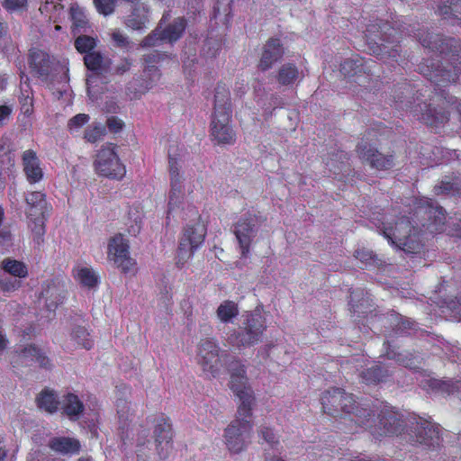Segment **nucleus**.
<instances>
[{
    "instance_id": "51",
    "label": "nucleus",
    "mask_w": 461,
    "mask_h": 461,
    "mask_svg": "<svg viewBox=\"0 0 461 461\" xmlns=\"http://www.w3.org/2000/svg\"><path fill=\"white\" fill-rule=\"evenodd\" d=\"M28 0H4L2 6L10 14L13 12H21L26 9Z\"/></svg>"
},
{
    "instance_id": "34",
    "label": "nucleus",
    "mask_w": 461,
    "mask_h": 461,
    "mask_svg": "<svg viewBox=\"0 0 461 461\" xmlns=\"http://www.w3.org/2000/svg\"><path fill=\"white\" fill-rule=\"evenodd\" d=\"M37 406L49 413H55L59 405L56 394L50 389H43L36 398Z\"/></svg>"
},
{
    "instance_id": "48",
    "label": "nucleus",
    "mask_w": 461,
    "mask_h": 461,
    "mask_svg": "<svg viewBox=\"0 0 461 461\" xmlns=\"http://www.w3.org/2000/svg\"><path fill=\"white\" fill-rule=\"evenodd\" d=\"M104 131L105 130L104 126L96 124L93 127L87 128L85 131L84 138L86 140V141L95 143L104 136Z\"/></svg>"
},
{
    "instance_id": "1",
    "label": "nucleus",
    "mask_w": 461,
    "mask_h": 461,
    "mask_svg": "<svg viewBox=\"0 0 461 461\" xmlns=\"http://www.w3.org/2000/svg\"><path fill=\"white\" fill-rule=\"evenodd\" d=\"M403 35L417 39L423 48L436 53L442 59H449L461 65V42L452 37L442 34H434L430 32H420L411 25L393 22L391 24L373 16L368 21L364 31V38L369 51L378 59L386 61L392 59L398 62L401 57V41Z\"/></svg>"
},
{
    "instance_id": "42",
    "label": "nucleus",
    "mask_w": 461,
    "mask_h": 461,
    "mask_svg": "<svg viewBox=\"0 0 461 461\" xmlns=\"http://www.w3.org/2000/svg\"><path fill=\"white\" fill-rule=\"evenodd\" d=\"M429 384L431 386L433 390L447 394H451L457 389L456 384L450 380L445 381L433 379L430 381V384Z\"/></svg>"
},
{
    "instance_id": "52",
    "label": "nucleus",
    "mask_w": 461,
    "mask_h": 461,
    "mask_svg": "<svg viewBox=\"0 0 461 461\" xmlns=\"http://www.w3.org/2000/svg\"><path fill=\"white\" fill-rule=\"evenodd\" d=\"M21 110L25 115H30L33 113V96L29 94L22 93L19 97Z\"/></svg>"
},
{
    "instance_id": "15",
    "label": "nucleus",
    "mask_w": 461,
    "mask_h": 461,
    "mask_svg": "<svg viewBox=\"0 0 461 461\" xmlns=\"http://www.w3.org/2000/svg\"><path fill=\"white\" fill-rule=\"evenodd\" d=\"M186 26V20L184 17H177L164 29L156 28L141 41L140 45L142 47H154L163 41L175 42L182 38Z\"/></svg>"
},
{
    "instance_id": "45",
    "label": "nucleus",
    "mask_w": 461,
    "mask_h": 461,
    "mask_svg": "<svg viewBox=\"0 0 461 461\" xmlns=\"http://www.w3.org/2000/svg\"><path fill=\"white\" fill-rule=\"evenodd\" d=\"M89 122V116L86 113H78L74 115L68 122V129L70 133L77 132Z\"/></svg>"
},
{
    "instance_id": "63",
    "label": "nucleus",
    "mask_w": 461,
    "mask_h": 461,
    "mask_svg": "<svg viewBox=\"0 0 461 461\" xmlns=\"http://www.w3.org/2000/svg\"><path fill=\"white\" fill-rule=\"evenodd\" d=\"M11 232H2L1 235H0V241H4V242H10L11 241Z\"/></svg>"
},
{
    "instance_id": "56",
    "label": "nucleus",
    "mask_w": 461,
    "mask_h": 461,
    "mask_svg": "<svg viewBox=\"0 0 461 461\" xmlns=\"http://www.w3.org/2000/svg\"><path fill=\"white\" fill-rule=\"evenodd\" d=\"M131 67V62L129 59H124L121 62V64H118L116 67L113 68V73L114 75L122 76L127 71H129L130 68Z\"/></svg>"
},
{
    "instance_id": "19",
    "label": "nucleus",
    "mask_w": 461,
    "mask_h": 461,
    "mask_svg": "<svg viewBox=\"0 0 461 461\" xmlns=\"http://www.w3.org/2000/svg\"><path fill=\"white\" fill-rule=\"evenodd\" d=\"M34 363H39L40 366L44 369H50L52 366L50 357L42 353L35 344H28L23 348L14 351L12 359L14 368L31 366Z\"/></svg>"
},
{
    "instance_id": "32",
    "label": "nucleus",
    "mask_w": 461,
    "mask_h": 461,
    "mask_svg": "<svg viewBox=\"0 0 461 461\" xmlns=\"http://www.w3.org/2000/svg\"><path fill=\"white\" fill-rule=\"evenodd\" d=\"M148 22L149 8L141 5L133 7L131 14L127 17L125 24L132 30H141L146 26Z\"/></svg>"
},
{
    "instance_id": "38",
    "label": "nucleus",
    "mask_w": 461,
    "mask_h": 461,
    "mask_svg": "<svg viewBox=\"0 0 461 461\" xmlns=\"http://www.w3.org/2000/svg\"><path fill=\"white\" fill-rule=\"evenodd\" d=\"M217 317L223 323H229L239 314L238 304L234 301H223L216 311Z\"/></svg>"
},
{
    "instance_id": "60",
    "label": "nucleus",
    "mask_w": 461,
    "mask_h": 461,
    "mask_svg": "<svg viewBox=\"0 0 461 461\" xmlns=\"http://www.w3.org/2000/svg\"><path fill=\"white\" fill-rule=\"evenodd\" d=\"M356 295V292L352 291L350 293V301L348 302V304H349V307H350V312H352L353 313L355 312H358V310L357 308L359 307V305L357 303H354V296Z\"/></svg>"
},
{
    "instance_id": "55",
    "label": "nucleus",
    "mask_w": 461,
    "mask_h": 461,
    "mask_svg": "<svg viewBox=\"0 0 461 461\" xmlns=\"http://www.w3.org/2000/svg\"><path fill=\"white\" fill-rule=\"evenodd\" d=\"M107 126L112 132L117 133L123 129L124 122L115 116H111L107 120Z\"/></svg>"
},
{
    "instance_id": "41",
    "label": "nucleus",
    "mask_w": 461,
    "mask_h": 461,
    "mask_svg": "<svg viewBox=\"0 0 461 461\" xmlns=\"http://www.w3.org/2000/svg\"><path fill=\"white\" fill-rule=\"evenodd\" d=\"M84 64L87 69L98 72L103 68L104 56L98 51L87 52L84 56Z\"/></svg>"
},
{
    "instance_id": "4",
    "label": "nucleus",
    "mask_w": 461,
    "mask_h": 461,
    "mask_svg": "<svg viewBox=\"0 0 461 461\" xmlns=\"http://www.w3.org/2000/svg\"><path fill=\"white\" fill-rule=\"evenodd\" d=\"M230 388L235 396L240 398V404L237 407L235 419L225 429V440L231 454H240L247 447V439L252 430V406L256 397L248 384L246 367L240 360L234 358L231 363Z\"/></svg>"
},
{
    "instance_id": "46",
    "label": "nucleus",
    "mask_w": 461,
    "mask_h": 461,
    "mask_svg": "<svg viewBox=\"0 0 461 461\" xmlns=\"http://www.w3.org/2000/svg\"><path fill=\"white\" fill-rule=\"evenodd\" d=\"M359 67L358 59H347L340 64L339 71L346 77H352L357 74Z\"/></svg>"
},
{
    "instance_id": "22",
    "label": "nucleus",
    "mask_w": 461,
    "mask_h": 461,
    "mask_svg": "<svg viewBox=\"0 0 461 461\" xmlns=\"http://www.w3.org/2000/svg\"><path fill=\"white\" fill-rule=\"evenodd\" d=\"M285 55V49L280 39L271 38L266 41L262 48L261 56L258 62V68L261 71H267L281 60Z\"/></svg>"
},
{
    "instance_id": "13",
    "label": "nucleus",
    "mask_w": 461,
    "mask_h": 461,
    "mask_svg": "<svg viewBox=\"0 0 461 461\" xmlns=\"http://www.w3.org/2000/svg\"><path fill=\"white\" fill-rule=\"evenodd\" d=\"M168 167L170 176V192L168 200V213H171L176 208L181 206L184 201L183 181L184 176L181 174V164H179V155L168 150Z\"/></svg>"
},
{
    "instance_id": "28",
    "label": "nucleus",
    "mask_w": 461,
    "mask_h": 461,
    "mask_svg": "<svg viewBox=\"0 0 461 461\" xmlns=\"http://www.w3.org/2000/svg\"><path fill=\"white\" fill-rule=\"evenodd\" d=\"M61 413L67 415L70 420H78L84 412L85 406L81 399L72 393H68L59 402Z\"/></svg>"
},
{
    "instance_id": "12",
    "label": "nucleus",
    "mask_w": 461,
    "mask_h": 461,
    "mask_svg": "<svg viewBox=\"0 0 461 461\" xmlns=\"http://www.w3.org/2000/svg\"><path fill=\"white\" fill-rule=\"evenodd\" d=\"M116 148V145L107 143L98 149L94 162L98 176L114 180L125 177L126 166L119 158Z\"/></svg>"
},
{
    "instance_id": "7",
    "label": "nucleus",
    "mask_w": 461,
    "mask_h": 461,
    "mask_svg": "<svg viewBox=\"0 0 461 461\" xmlns=\"http://www.w3.org/2000/svg\"><path fill=\"white\" fill-rule=\"evenodd\" d=\"M388 128L382 122H374L367 128L362 140L357 146V152L363 164L379 171L391 169L394 165L393 153L384 154L375 147L376 141Z\"/></svg>"
},
{
    "instance_id": "18",
    "label": "nucleus",
    "mask_w": 461,
    "mask_h": 461,
    "mask_svg": "<svg viewBox=\"0 0 461 461\" xmlns=\"http://www.w3.org/2000/svg\"><path fill=\"white\" fill-rule=\"evenodd\" d=\"M108 258L124 274L129 273L136 265V261L130 257L129 244L121 233L110 240Z\"/></svg>"
},
{
    "instance_id": "57",
    "label": "nucleus",
    "mask_w": 461,
    "mask_h": 461,
    "mask_svg": "<svg viewBox=\"0 0 461 461\" xmlns=\"http://www.w3.org/2000/svg\"><path fill=\"white\" fill-rule=\"evenodd\" d=\"M446 231H447L451 236L461 238V220L453 222L448 229L446 225Z\"/></svg>"
},
{
    "instance_id": "39",
    "label": "nucleus",
    "mask_w": 461,
    "mask_h": 461,
    "mask_svg": "<svg viewBox=\"0 0 461 461\" xmlns=\"http://www.w3.org/2000/svg\"><path fill=\"white\" fill-rule=\"evenodd\" d=\"M71 339L80 348L87 350L94 346V340L91 339L88 330L82 326H77L72 330Z\"/></svg>"
},
{
    "instance_id": "24",
    "label": "nucleus",
    "mask_w": 461,
    "mask_h": 461,
    "mask_svg": "<svg viewBox=\"0 0 461 461\" xmlns=\"http://www.w3.org/2000/svg\"><path fill=\"white\" fill-rule=\"evenodd\" d=\"M64 288L60 287L59 284L54 280H47L43 283L41 298L47 303L49 310H54L59 303H61L64 299Z\"/></svg>"
},
{
    "instance_id": "53",
    "label": "nucleus",
    "mask_w": 461,
    "mask_h": 461,
    "mask_svg": "<svg viewBox=\"0 0 461 461\" xmlns=\"http://www.w3.org/2000/svg\"><path fill=\"white\" fill-rule=\"evenodd\" d=\"M22 287V282L16 279L2 278L0 276V289L5 292L15 291Z\"/></svg>"
},
{
    "instance_id": "14",
    "label": "nucleus",
    "mask_w": 461,
    "mask_h": 461,
    "mask_svg": "<svg viewBox=\"0 0 461 461\" xmlns=\"http://www.w3.org/2000/svg\"><path fill=\"white\" fill-rule=\"evenodd\" d=\"M149 422L154 424V438L160 458H167L173 448V429L170 419L160 412Z\"/></svg>"
},
{
    "instance_id": "5",
    "label": "nucleus",
    "mask_w": 461,
    "mask_h": 461,
    "mask_svg": "<svg viewBox=\"0 0 461 461\" xmlns=\"http://www.w3.org/2000/svg\"><path fill=\"white\" fill-rule=\"evenodd\" d=\"M357 423L348 429L349 434L357 433L360 429L367 430L375 438L398 436L403 431L402 415L392 407L384 406L375 419V411L368 404L361 412L357 413Z\"/></svg>"
},
{
    "instance_id": "59",
    "label": "nucleus",
    "mask_w": 461,
    "mask_h": 461,
    "mask_svg": "<svg viewBox=\"0 0 461 461\" xmlns=\"http://www.w3.org/2000/svg\"><path fill=\"white\" fill-rule=\"evenodd\" d=\"M12 113V108L8 105H0V124L9 119Z\"/></svg>"
},
{
    "instance_id": "16",
    "label": "nucleus",
    "mask_w": 461,
    "mask_h": 461,
    "mask_svg": "<svg viewBox=\"0 0 461 461\" xmlns=\"http://www.w3.org/2000/svg\"><path fill=\"white\" fill-rule=\"evenodd\" d=\"M211 135L221 146H232L236 142V132L231 125V113H213L211 122Z\"/></svg>"
},
{
    "instance_id": "23",
    "label": "nucleus",
    "mask_w": 461,
    "mask_h": 461,
    "mask_svg": "<svg viewBox=\"0 0 461 461\" xmlns=\"http://www.w3.org/2000/svg\"><path fill=\"white\" fill-rule=\"evenodd\" d=\"M23 171L30 184H36L43 177L40 159L35 150L26 149L23 154Z\"/></svg>"
},
{
    "instance_id": "8",
    "label": "nucleus",
    "mask_w": 461,
    "mask_h": 461,
    "mask_svg": "<svg viewBox=\"0 0 461 461\" xmlns=\"http://www.w3.org/2000/svg\"><path fill=\"white\" fill-rule=\"evenodd\" d=\"M26 216L34 241L38 246L43 243L45 222L50 215L52 206L46 201V195L41 191H31L25 195Z\"/></svg>"
},
{
    "instance_id": "40",
    "label": "nucleus",
    "mask_w": 461,
    "mask_h": 461,
    "mask_svg": "<svg viewBox=\"0 0 461 461\" xmlns=\"http://www.w3.org/2000/svg\"><path fill=\"white\" fill-rule=\"evenodd\" d=\"M97 45V40L87 35H81L74 41V46L79 53H92Z\"/></svg>"
},
{
    "instance_id": "30",
    "label": "nucleus",
    "mask_w": 461,
    "mask_h": 461,
    "mask_svg": "<svg viewBox=\"0 0 461 461\" xmlns=\"http://www.w3.org/2000/svg\"><path fill=\"white\" fill-rule=\"evenodd\" d=\"M385 357L394 360L400 366H402L410 370H416L419 368L418 357L411 353L398 352L393 348L390 342H385Z\"/></svg>"
},
{
    "instance_id": "58",
    "label": "nucleus",
    "mask_w": 461,
    "mask_h": 461,
    "mask_svg": "<svg viewBox=\"0 0 461 461\" xmlns=\"http://www.w3.org/2000/svg\"><path fill=\"white\" fill-rule=\"evenodd\" d=\"M414 322L410 321L409 319H405L403 317H400V321L397 323V330L405 331L411 330L413 329Z\"/></svg>"
},
{
    "instance_id": "3",
    "label": "nucleus",
    "mask_w": 461,
    "mask_h": 461,
    "mask_svg": "<svg viewBox=\"0 0 461 461\" xmlns=\"http://www.w3.org/2000/svg\"><path fill=\"white\" fill-rule=\"evenodd\" d=\"M409 214L398 217L393 224L383 223L382 227L385 239L405 253L421 252L424 233L446 232V210L431 198L415 199Z\"/></svg>"
},
{
    "instance_id": "9",
    "label": "nucleus",
    "mask_w": 461,
    "mask_h": 461,
    "mask_svg": "<svg viewBox=\"0 0 461 461\" xmlns=\"http://www.w3.org/2000/svg\"><path fill=\"white\" fill-rule=\"evenodd\" d=\"M266 330V318L262 313L257 311L247 312L240 330L230 335V343L240 348L258 345L262 340Z\"/></svg>"
},
{
    "instance_id": "47",
    "label": "nucleus",
    "mask_w": 461,
    "mask_h": 461,
    "mask_svg": "<svg viewBox=\"0 0 461 461\" xmlns=\"http://www.w3.org/2000/svg\"><path fill=\"white\" fill-rule=\"evenodd\" d=\"M94 5L98 14L107 16L114 12L116 0H94Z\"/></svg>"
},
{
    "instance_id": "35",
    "label": "nucleus",
    "mask_w": 461,
    "mask_h": 461,
    "mask_svg": "<svg viewBox=\"0 0 461 461\" xmlns=\"http://www.w3.org/2000/svg\"><path fill=\"white\" fill-rule=\"evenodd\" d=\"M1 268L14 277L25 278L28 276V267L23 261L13 259L11 258H5L1 261Z\"/></svg>"
},
{
    "instance_id": "64",
    "label": "nucleus",
    "mask_w": 461,
    "mask_h": 461,
    "mask_svg": "<svg viewBox=\"0 0 461 461\" xmlns=\"http://www.w3.org/2000/svg\"><path fill=\"white\" fill-rule=\"evenodd\" d=\"M264 461H286V460L279 456L272 455L269 456H265Z\"/></svg>"
},
{
    "instance_id": "33",
    "label": "nucleus",
    "mask_w": 461,
    "mask_h": 461,
    "mask_svg": "<svg viewBox=\"0 0 461 461\" xmlns=\"http://www.w3.org/2000/svg\"><path fill=\"white\" fill-rule=\"evenodd\" d=\"M73 276L82 286L88 289L95 288L99 283V277L94 269L86 267L75 268Z\"/></svg>"
},
{
    "instance_id": "54",
    "label": "nucleus",
    "mask_w": 461,
    "mask_h": 461,
    "mask_svg": "<svg viewBox=\"0 0 461 461\" xmlns=\"http://www.w3.org/2000/svg\"><path fill=\"white\" fill-rule=\"evenodd\" d=\"M112 40L118 48H127L130 45V40L122 32L114 31L112 33Z\"/></svg>"
},
{
    "instance_id": "2",
    "label": "nucleus",
    "mask_w": 461,
    "mask_h": 461,
    "mask_svg": "<svg viewBox=\"0 0 461 461\" xmlns=\"http://www.w3.org/2000/svg\"><path fill=\"white\" fill-rule=\"evenodd\" d=\"M419 70L424 77L434 84V95L426 102L413 104L404 98L413 94L412 86L404 81L393 87L395 109L409 110L413 117L429 126L438 127L449 121L450 112L447 106L456 104V98L444 90L457 83L461 77V68L456 66L443 67L439 61L424 59L419 65ZM414 99V96H411Z\"/></svg>"
},
{
    "instance_id": "49",
    "label": "nucleus",
    "mask_w": 461,
    "mask_h": 461,
    "mask_svg": "<svg viewBox=\"0 0 461 461\" xmlns=\"http://www.w3.org/2000/svg\"><path fill=\"white\" fill-rule=\"evenodd\" d=\"M72 26L73 31L75 30H85L88 26V21L85 14L79 10L71 12Z\"/></svg>"
},
{
    "instance_id": "44",
    "label": "nucleus",
    "mask_w": 461,
    "mask_h": 461,
    "mask_svg": "<svg viewBox=\"0 0 461 461\" xmlns=\"http://www.w3.org/2000/svg\"><path fill=\"white\" fill-rule=\"evenodd\" d=\"M433 192L436 195L447 194L455 195V180L442 179L434 186Z\"/></svg>"
},
{
    "instance_id": "17",
    "label": "nucleus",
    "mask_w": 461,
    "mask_h": 461,
    "mask_svg": "<svg viewBox=\"0 0 461 461\" xmlns=\"http://www.w3.org/2000/svg\"><path fill=\"white\" fill-rule=\"evenodd\" d=\"M220 348L214 339L206 338L198 345V363L203 371L209 372L216 376L221 369V363L219 356Z\"/></svg>"
},
{
    "instance_id": "11",
    "label": "nucleus",
    "mask_w": 461,
    "mask_h": 461,
    "mask_svg": "<svg viewBox=\"0 0 461 461\" xmlns=\"http://www.w3.org/2000/svg\"><path fill=\"white\" fill-rule=\"evenodd\" d=\"M406 433L411 445L427 449H437L441 443L439 425L420 417L409 420Z\"/></svg>"
},
{
    "instance_id": "36",
    "label": "nucleus",
    "mask_w": 461,
    "mask_h": 461,
    "mask_svg": "<svg viewBox=\"0 0 461 461\" xmlns=\"http://www.w3.org/2000/svg\"><path fill=\"white\" fill-rule=\"evenodd\" d=\"M436 14L443 19L455 18L461 21V0H447L438 5Z\"/></svg>"
},
{
    "instance_id": "43",
    "label": "nucleus",
    "mask_w": 461,
    "mask_h": 461,
    "mask_svg": "<svg viewBox=\"0 0 461 461\" xmlns=\"http://www.w3.org/2000/svg\"><path fill=\"white\" fill-rule=\"evenodd\" d=\"M258 435L262 440L268 443L272 448H276L279 445V438L272 427H266V425H263L258 429Z\"/></svg>"
},
{
    "instance_id": "20",
    "label": "nucleus",
    "mask_w": 461,
    "mask_h": 461,
    "mask_svg": "<svg viewBox=\"0 0 461 461\" xmlns=\"http://www.w3.org/2000/svg\"><path fill=\"white\" fill-rule=\"evenodd\" d=\"M256 220L250 214L240 218L234 224L233 233L240 248L241 258H246L249 253L252 240L256 236Z\"/></svg>"
},
{
    "instance_id": "6",
    "label": "nucleus",
    "mask_w": 461,
    "mask_h": 461,
    "mask_svg": "<svg viewBox=\"0 0 461 461\" xmlns=\"http://www.w3.org/2000/svg\"><path fill=\"white\" fill-rule=\"evenodd\" d=\"M320 401L323 412L344 420V423L347 425L346 433H348V429H353L357 423L356 414L362 413L363 409L368 405V403L358 402L352 393L346 392L344 388L336 386L325 390L321 393Z\"/></svg>"
},
{
    "instance_id": "50",
    "label": "nucleus",
    "mask_w": 461,
    "mask_h": 461,
    "mask_svg": "<svg viewBox=\"0 0 461 461\" xmlns=\"http://www.w3.org/2000/svg\"><path fill=\"white\" fill-rule=\"evenodd\" d=\"M116 411L121 423L126 422L129 419L130 403L126 399L119 398L116 401Z\"/></svg>"
},
{
    "instance_id": "31",
    "label": "nucleus",
    "mask_w": 461,
    "mask_h": 461,
    "mask_svg": "<svg viewBox=\"0 0 461 461\" xmlns=\"http://www.w3.org/2000/svg\"><path fill=\"white\" fill-rule=\"evenodd\" d=\"M219 111L232 113L230 90L223 82H219L215 87L213 113Z\"/></svg>"
},
{
    "instance_id": "29",
    "label": "nucleus",
    "mask_w": 461,
    "mask_h": 461,
    "mask_svg": "<svg viewBox=\"0 0 461 461\" xmlns=\"http://www.w3.org/2000/svg\"><path fill=\"white\" fill-rule=\"evenodd\" d=\"M303 78V71L292 62H287L278 68L276 76V82L281 86H289L302 81Z\"/></svg>"
},
{
    "instance_id": "26",
    "label": "nucleus",
    "mask_w": 461,
    "mask_h": 461,
    "mask_svg": "<svg viewBox=\"0 0 461 461\" xmlns=\"http://www.w3.org/2000/svg\"><path fill=\"white\" fill-rule=\"evenodd\" d=\"M49 447L59 455H77L80 452L81 443L69 437H55L50 439Z\"/></svg>"
},
{
    "instance_id": "21",
    "label": "nucleus",
    "mask_w": 461,
    "mask_h": 461,
    "mask_svg": "<svg viewBox=\"0 0 461 461\" xmlns=\"http://www.w3.org/2000/svg\"><path fill=\"white\" fill-rule=\"evenodd\" d=\"M28 66L32 77L46 81L51 74L53 62L50 54L39 49H32L28 54Z\"/></svg>"
},
{
    "instance_id": "27",
    "label": "nucleus",
    "mask_w": 461,
    "mask_h": 461,
    "mask_svg": "<svg viewBox=\"0 0 461 461\" xmlns=\"http://www.w3.org/2000/svg\"><path fill=\"white\" fill-rule=\"evenodd\" d=\"M161 59V54L158 52H154L153 54H147L144 56V60L148 64L147 67L144 68L143 76L145 77L142 81L145 83L144 91H147L153 87L156 83H158L161 77V73L158 68L153 63H157Z\"/></svg>"
},
{
    "instance_id": "62",
    "label": "nucleus",
    "mask_w": 461,
    "mask_h": 461,
    "mask_svg": "<svg viewBox=\"0 0 461 461\" xmlns=\"http://www.w3.org/2000/svg\"><path fill=\"white\" fill-rule=\"evenodd\" d=\"M8 339L6 338V336L5 334H3L2 332H0V351H3L4 349H5L8 346Z\"/></svg>"
},
{
    "instance_id": "37",
    "label": "nucleus",
    "mask_w": 461,
    "mask_h": 461,
    "mask_svg": "<svg viewBox=\"0 0 461 461\" xmlns=\"http://www.w3.org/2000/svg\"><path fill=\"white\" fill-rule=\"evenodd\" d=\"M353 256L355 259L360 261V267L363 269H373L381 264L377 256L372 250L366 248L357 249L354 251Z\"/></svg>"
},
{
    "instance_id": "25",
    "label": "nucleus",
    "mask_w": 461,
    "mask_h": 461,
    "mask_svg": "<svg viewBox=\"0 0 461 461\" xmlns=\"http://www.w3.org/2000/svg\"><path fill=\"white\" fill-rule=\"evenodd\" d=\"M393 371L386 365L375 364L361 372L360 376L365 384L386 383Z\"/></svg>"
},
{
    "instance_id": "61",
    "label": "nucleus",
    "mask_w": 461,
    "mask_h": 461,
    "mask_svg": "<svg viewBox=\"0 0 461 461\" xmlns=\"http://www.w3.org/2000/svg\"><path fill=\"white\" fill-rule=\"evenodd\" d=\"M455 180V195L461 196V178L458 176H454Z\"/></svg>"
},
{
    "instance_id": "10",
    "label": "nucleus",
    "mask_w": 461,
    "mask_h": 461,
    "mask_svg": "<svg viewBox=\"0 0 461 461\" xmlns=\"http://www.w3.org/2000/svg\"><path fill=\"white\" fill-rule=\"evenodd\" d=\"M193 210H194V214L200 220L198 211ZM205 236L206 228L200 221L192 224H186L180 239H178L176 260V265L178 268H182L193 257L194 253L203 246Z\"/></svg>"
}]
</instances>
